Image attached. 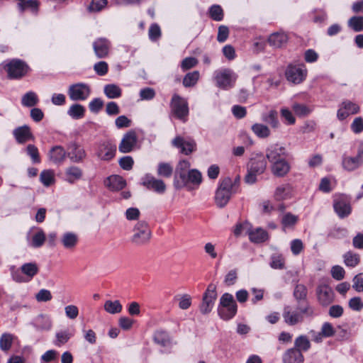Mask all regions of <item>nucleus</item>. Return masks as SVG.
I'll return each mask as SVG.
<instances>
[{"instance_id": "c03bdc74", "label": "nucleus", "mask_w": 363, "mask_h": 363, "mask_svg": "<svg viewBox=\"0 0 363 363\" xmlns=\"http://www.w3.org/2000/svg\"><path fill=\"white\" fill-rule=\"evenodd\" d=\"M84 113V107L79 104L72 105L67 111V114L74 119L83 118Z\"/></svg>"}, {"instance_id": "338daca9", "label": "nucleus", "mask_w": 363, "mask_h": 363, "mask_svg": "<svg viewBox=\"0 0 363 363\" xmlns=\"http://www.w3.org/2000/svg\"><path fill=\"white\" fill-rule=\"evenodd\" d=\"M345 271L342 267L335 265L331 268V275L333 279L340 281L344 279Z\"/></svg>"}, {"instance_id": "79ce46f5", "label": "nucleus", "mask_w": 363, "mask_h": 363, "mask_svg": "<svg viewBox=\"0 0 363 363\" xmlns=\"http://www.w3.org/2000/svg\"><path fill=\"white\" fill-rule=\"evenodd\" d=\"M40 181L45 186L52 185L55 182V172L52 169H45L40 174Z\"/></svg>"}, {"instance_id": "5701e85b", "label": "nucleus", "mask_w": 363, "mask_h": 363, "mask_svg": "<svg viewBox=\"0 0 363 363\" xmlns=\"http://www.w3.org/2000/svg\"><path fill=\"white\" fill-rule=\"evenodd\" d=\"M13 135L19 144H23L29 140H34V136L28 125H24L18 127L13 130Z\"/></svg>"}, {"instance_id": "c756f323", "label": "nucleus", "mask_w": 363, "mask_h": 363, "mask_svg": "<svg viewBox=\"0 0 363 363\" xmlns=\"http://www.w3.org/2000/svg\"><path fill=\"white\" fill-rule=\"evenodd\" d=\"M105 185L112 191H119L125 186L126 182L123 177L118 175H112L105 181Z\"/></svg>"}, {"instance_id": "09e8293b", "label": "nucleus", "mask_w": 363, "mask_h": 363, "mask_svg": "<svg viewBox=\"0 0 363 363\" xmlns=\"http://www.w3.org/2000/svg\"><path fill=\"white\" fill-rule=\"evenodd\" d=\"M347 24L354 31L360 32L363 30V16H352L348 20Z\"/></svg>"}, {"instance_id": "f704fd0d", "label": "nucleus", "mask_w": 363, "mask_h": 363, "mask_svg": "<svg viewBox=\"0 0 363 363\" xmlns=\"http://www.w3.org/2000/svg\"><path fill=\"white\" fill-rule=\"evenodd\" d=\"M334 209L339 217L342 218L347 217L351 213L350 203L343 199L335 201Z\"/></svg>"}, {"instance_id": "f3484780", "label": "nucleus", "mask_w": 363, "mask_h": 363, "mask_svg": "<svg viewBox=\"0 0 363 363\" xmlns=\"http://www.w3.org/2000/svg\"><path fill=\"white\" fill-rule=\"evenodd\" d=\"M316 295L319 303L323 306H328L334 300V292L327 284H320L316 288Z\"/></svg>"}, {"instance_id": "473e14b6", "label": "nucleus", "mask_w": 363, "mask_h": 363, "mask_svg": "<svg viewBox=\"0 0 363 363\" xmlns=\"http://www.w3.org/2000/svg\"><path fill=\"white\" fill-rule=\"evenodd\" d=\"M190 163L187 160H182L180 161L176 168L175 174H174V182L176 181H182L183 182L186 179V175L188 174L189 170Z\"/></svg>"}, {"instance_id": "72a5a7b5", "label": "nucleus", "mask_w": 363, "mask_h": 363, "mask_svg": "<svg viewBox=\"0 0 363 363\" xmlns=\"http://www.w3.org/2000/svg\"><path fill=\"white\" fill-rule=\"evenodd\" d=\"M292 187L289 184H282L277 187L274 198L277 201H283L291 197Z\"/></svg>"}, {"instance_id": "f8f14e48", "label": "nucleus", "mask_w": 363, "mask_h": 363, "mask_svg": "<svg viewBox=\"0 0 363 363\" xmlns=\"http://www.w3.org/2000/svg\"><path fill=\"white\" fill-rule=\"evenodd\" d=\"M363 164V146L359 147L354 157L344 155L342 160V168L347 172H353Z\"/></svg>"}, {"instance_id": "dca6fc26", "label": "nucleus", "mask_w": 363, "mask_h": 363, "mask_svg": "<svg viewBox=\"0 0 363 363\" xmlns=\"http://www.w3.org/2000/svg\"><path fill=\"white\" fill-rule=\"evenodd\" d=\"M138 137L135 131L127 132L123 137L118 150L122 153H128L132 152L136 147Z\"/></svg>"}, {"instance_id": "423d86ee", "label": "nucleus", "mask_w": 363, "mask_h": 363, "mask_svg": "<svg viewBox=\"0 0 363 363\" xmlns=\"http://www.w3.org/2000/svg\"><path fill=\"white\" fill-rule=\"evenodd\" d=\"M151 235V230L147 223L145 221H140L136 223L133 228L131 241L137 245H143L149 242Z\"/></svg>"}, {"instance_id": "39448f33", "label": "nucleus", "mask_w": 363, "mask_h": 363, "mask_svg": "<svg viewBox=\"0 0 363 363\" xmlns=\"http://www.w3.org/2000/svg\"><path fill=\"white\" fill-rule=\"evenodd\" d=\"M237 77V74L230 69H218L215 71L213 74L216 86L225 90L234 86Z\"/></svg>"}, {"instance_id": "58836bf2", "label": "nucleus", "mask_w": 363, "mask_h": 363, "mask_svg": "<svg viewBox=\"0 0 363 363\" xmlns=\"http://www.w3.org/2000/svg\"><path fill=\"white\" fill-rule=\"evenodd\" d=\"M72 336L73 333L69 332V330H60L56 333L53 343L57 347H61L66 344Z\"/></svg>"}, {"instance_id": "ddd939ff", "label": "nucleus", "mask_w": 363, "mask_h": 363, "mask_svg": "<svg viewBox=\"0 0 363 363\" xmlns=\"http://www.w3.org/2000/svg\"><path fill=\"white\" fill-rule=\"evenodd\" d=\"M287 156L286 147L279 144H272L266 149V158L270 164L286 159Z\"/></svg>"}, {"instance_id": "052dcab7", "label": "nucleus", "mask_w": 363, "mask_h": 363, "mask_svg": "<svg viewBox=\"0 0 363 363\" xmlns=\"http://www.w3.org/2000/svg\"><path fill=\"white\" fill-rule=\"evenodd\" d=\"M26 152L28 155H29V157L31 158L33 163L40 162L39 152L36 146L31 144L28 145L26 147Z\"/></svg>"}, {"instance_id": "680f3d73", "label": "nucleus", "mask_w": 363, "mask_h": 363, "mask_svg": "<svg viewBox=\"0 0 363 363\" xmlns=\"http://www.w3.org/2000/svg\"><path fill=\"white\" fill-rule=\"evenodd\" d=\"M210 16L216 21H220L223 18V11L222 8L218 5H213L209 10Z\"/></svg>"}, {"instance_id": "13d9d810", "label": "nucleus", "mask_w": 363, "mask_h": 363, "mask_svg": "<svg viewBox=\"0 0 363 363\" xmlns=\"http://www.w3.org/2000/svg\"><path fill=\"white\" fill-rule=\"evenodd\" d=\"M162 33L160 27L157 23H152L148 30V36L151 41L155 42L161 37Z\"/></svg>"}, {"instance_id": "ea45409f", "label": "nucleus", "mask_w": 363, "mask_h": 363, "mask_svg": "<svg viewBox=\"0 0 363 363\" xmlns=\"http://www.w3.org/2000/svg\"><path fill=\"white\" fill-rule=\"evenodd\" d=\"M154 342L161 347H167L171 343V340L168 333L165 331H157L153 337Z\"/></svg>"}, {"instance_id": "69168bd1", "label": "nucleus", "mask_w": 363, "mask_h": 363, "mask_svg": "<svg viewBox=\"0 0 363 363\" xmlns=\"http://www.w3.org/2000/svg\"><path fill=\"white\" fill-rule=\"evenodd\" d=\"M35 298L38 302H47L52 298V296L49 290L43 289L35 294Z\"/></svg>"}, {"instance_id": "bf43d9fd", "label": "nucleus", "mask_w": 363, "mask_h": 363, "mask_svg": "<svg viewBox=\"0 0 363 363\" xmlns=\"http://www.w3.org/2000/svg\"><path fill=\"white\" fill-rule=\"evenodd\" d=\"M292 108L295 113L301 117L308 116L312 111L311 108L301 104H294Z\"/></svg>"}, {"instance_id": "37998d69", "label": "nucleus", "mask_w": 363, "mask_h": 363, "mask_svg": "<svg viewBox=\"0 0 363 363\" xmlns=\"http://www.w3.org/2000/svg\"><path fill=\"white\" fill-rule=\"evenodd\" d=\"M39 100L37 94L33 91H28L25 94L21 99V104L26 107H32L38 103Z\"/></svg>"}, {"instance_id": "7c9ffc66", "label": "nucleus", "mask_w": 363, "mask_h": 363, "mask_svg": "<svg viewBox=\"0 0 363 363\" xmlns=\"http://www.w3.org/2000/svg\"><path fill=\"white\" fill-rule=\"evenodd\" d=\"M65 180L69 184H74L79 180L83 175V172L79 167L72 165L66 168L65 172Z\"/></svg>"}, {"instance_id": "4d7b16f0", "label": "nucleus", "mask_w": 363, "mask_h": 363, "mask_svg": "<svg viewBox=\"0 0 363 363\" xmlns=\"http://www.w3.org/2000/svg\"><path fill=\"white\" fill-rule=\"evenodd\" d=\"M38 1L37 0H26L19 2L18 6L20 11H23L26 9H30L32 11H36L38 7Z\"/></svg>"}, {"instance_id": "774afa93", "label": "nucleus", "mask_w": 363, "mask_h": 363, "mask_svg": "<svg viewBox=\"0 0 363 363\" xmlns=\"http://www.w3.org/2000/svg\"><path fill=\"white\" fill-rule=\"evenodd\" d=\"M353 289L357 292L363 291V274H359L353 278Z\"/></svg>"}, {"instance_id": "603ef678", "label": "nucleus", "mask_w": 363, "mask_h": 363, "mask_svg": "<svg viewBox=\"0 0 363 363\" xmlns=\"http://www.w3.org/2000/svg\"><path fill=\"white\" fill-rule=\"evenodd\" d=\"M62 242L65 248H72L77 242V237L74 233H66L62 236Z\"/></svg>"}, {"instance_id": "6ab92c4d", "label": "nucleus", "mask_w": 363, "mask_h": 363, "mask_svg": "<svg viewBox=\"0 0 363 363\" xmlns=\"http://www.w3.org/2000/svg\"><path fill=\"white\" fill-rule=\"evenodd\" d=\"M111 43L106 38H99L93 42V49L96 56L99 58H106L111 49Z\"/></svg>"}, {"instance_id": "2f4dec72", "label": "nucleus", "mask_w": 363, "mask_h": 363, "mask_svg": "<svg viewBox=\"0 0 363 363\" xmlns=\"http://www.w3.org/2000/svg\"><path fill=\"white\" fill-rule=\"evenodd\" d=\"M247 234L250 240L255 243H261L268 239L267 232L261 228H257L255 230H247Z\"/></svg>"}, {"instance_id": "6e6d98bb", "label": "nucleus", "mask_w": 363, "mask_h": 363, "mask_svg": "<svg viewBox=\"0 0 363 363\" xmlns=\"http://www.w3.org/2000/svg\"><path fill=\"white\" fill-rule=\"evenodd\" d=\"M307 292V288L304 285L297 284L294 291V296L295 299L299 303L300 301L306 299Z\"/></svg>"}, {"instance_id": "20e7f679", "label": "nucleus", "mask_w": 363, "mask_h": 363, "mask_svg": "<svg viewBox=\"0 0 363 363\" xmlns=\"http://www.w3.org/2000/svg\"><path fill=\"white\" fill-rule=\"evenodd\" d=\"M238 310L237 303L232 294L225 293L220 298L218 313L220 317L225 320L233 318Z\"/></svg>"}, {"instance_id": "de8ad7c7", "label": "nucleus", "mask_w": 363, "mask_h": 363, "mask_svg": "<svg viewBox=\"0 0 363 363\" xmlns=\"http://www.w3.org/2000/svg\"><path fill=\"white\" fill-rule=\"evenodd\" d=\"M104 94L108 99H116L121 96L122 91L116 84H107L104 86Z\"/></svg>"}, {"instance_id": "4be33fe9", "label": "nucleus", "mask_w": 363, "mask_h": 363, "mask_svg": "<svg viewBox=\"0 0 363 363\" xmlns=\"http://www.w3.org/2000/svg\"><path fill=\"white\" fill-rule=\"evenodd\" d=\"M116 152V146L110 141L102 143L97 152V156L102 160H111L115 156Z\"/></svg>"}, {"instance_id": "4c0bfd02", "label": "nucleus", "mask_w": 363, "mask_h": 363, "mask_svg": "<svg viewBox=\"0 0 363 363\" xmlns=\"http://www.w3.org/2000/svg\"><path fill=\"white\" fill-rule=\"evenodd\" d=\"M311 346L310 340L306 335H299L294 340V348L298 350L301 353L307 352L311 348Z\"/></svg>"}, {"instance_id": "e2e57ef3", "label": "nucleus", "mask_w": 363, "mask_h": 363, "mask_svg": "<svg viewBox=\"0 0 363 363\" xmlns=\"http://www.w3.org/2000/svg\"><path fill=\"white\" fill-rule=\"evenodd\" d=\"M298 221V216L291 213H287L284 215L281 219V223L284 227H291L294 225Z\"/></svg>"}, {"instance_id": "a18cd8bd", "label": "nucleus", "mask_w": 363, "mask_h": 363, "mask_svg": "<svg viewBox=\"0 0 363 363\" xmlns=\"http://www.w3.org/2000/svg\"><path fill=\"white\" fill-rule=\"evenodd\" d=\"M104 310L111 314L119 313L122 311V305L119 301L108 300L104 303Z\"/></svg>"}, {"instance_id": "9b49d317", "label": "nucleus", "mask_w": 363, "mask_h": 363, "mask_svg": "<svg viewBox=\"0 0 363 363\" xmlns=\"http://www.w3.org/2000/svg\"><path fill=\"white\" fill-rule=\"evenodd\" d=\"M216 298V286L209 284L203 296L202 303L200 305V311L202 314H208L211 311Z\"/></svg>"}, {"instance_id": "f03ea898", "label": "nucleus", "mask_w": 363, "mask_h": 363, "mask_svg": "<svg viewBox=\"0 0 363 363\" xmlns=\"http://www.w3.org/2000/svg\"><path fill=\"white\" fill-rule=\"evenodd\" d=\"M11 274L14 281L17 283L28 282L39 272V267L35 262H27L23 264L20 271L14 266L10 267Z\"/></svg>"}, {"instance_id": "0eeeda50", "label": "nucleus", "mask_w": 363, "mask_h": 363, "mask_svg": "<svg viewBox=\"0 0 363 363\" xmlns=\"http://www.w3.org/2000/svg\"><path fill=\"white\" fill-rule=\"evenodd\" d=\"M9 79H19L28 72V66L21 60L13 59L6 65Z\"/></svg>"}, {"instance_id": "0e129e2a", "label": "nucleus", "mask_w": 363, "mask_h": 363, "mask_svg": "<svg viewBox=\"0 0 363 363\" xmlns=\"http://www.w3.org/2000/svg\"><path fill=\"white\" fill-rule=\"evenodd\" d=\"M139 95L140 100L149 101L155 98L156 93L152 88L146 87L140 89Z\"/></svg>"}, {"instance_id": "7ed1b4c3", "label": "nucleus", "mask_w": 363, "mask_h": 363, "mask_svg": "<svg viewBox=\"0 0 363 363\" xmlns=\"http://www.w3.org/2000/svg\"><path fill=\"white\" fill-rule=\"evenodd\" d=\"M267 168V160L262 154H258L252 157L247 165V173L245 181L252 184L257 181V176L264 173Z\"/></svg>"}, {"instance_id": "2eb2a0df", "label": "nucleus", "mask_w": 363, "mask_h": 363, "mask_svg": "<svg viewBox=\"0 0 363 363\" xmlns=\"http://www.w3.org/2000/svg\"><path fill=\"white\" fill-rule=\"evenodd\" d=\"M172 143L173 146L180 149L181 153L186 155H190L196 150V142L191 138L186 139L181 136H177Z\"/></svg>"}, {"instance_id": "5fc2aeb1", "label": "nucleus", "mask_w": 363, "mask_h": 363, "mask_svg": "<svg viewBox=\"0 0 363 363\" xmlns=\"http://www.w3.org/2000/svg\"><path fill=\"white\" fill-rule=\"evenodd\" d=\"M269 265L272 268L281 269L284 268V259L281 254L275 253L271 256Z\"/></svg>"}, {"instance_id": "c85d7f7f", "label": "nucleus", "mask_w": 363, "mask_h": 363, "mask_svg": "<svg viewBox=\"0 0 363 363\" xmlns=\"http://www.w3.org/2000/svg\"><path fill=\"white\" fill-rule=\"evenodd\" d=\"M33 325L37 330L49 331L52 327V323L50 316L40 314L35 318Z\"/></svg>"}, {"instance_id": "b1692460", "label": "nucleus", "mask_w": 363, "mask_h": 363, "mask_svg": "<svg viewBox=\"0 0 363 363\" xmlns=\"http://www.w3.org/2000/svg\"><path fill=\"white\" fill-rule=\"evenodd\" d=\"M67 157V151L61 145H55L52 147L48 152L49 160L56 164L61 165Z\"/></svg>"}, {"instance_id": "3c124183", "label": "nucleus", "mask_w": 363, "mask_h": 363, "mask_svg": "<svg viewBox=\"0 0 363 363\" xmlns=\"http://www.w3.org/2000/svg\"><path fill=\"white\" fill-rule=\"evenodd\" d=\"M45 241V234L42 229H38V232L33 236L30 246L35 248L40 247Z\"/></svg>"}, {"instance_id": "a211bd4d", "label": "nucleus", "mask_w": 363, "mask_h": 363, "mask_svg": "<svg viewBox=\"0 0 363 363\" xmlns=\"http://www.w3.org/2000/svg\"><path fill=\"white\" fill-rule=\"evenodd\" d=\"M360 108L358 104L349 100L343 101L337 112V117L339 120H345L350 115L356 114L359 112Z\"/></svg>"}, {"instance_id": "e433bc0d", "label": "nucleus", "mask_w": 363, "mask_h": 363, "mask_svg": "<svg viewBox=\"0 0 363 363\" xmlns=\"http://www.w3.org/2000/svg\"><path fill=\"white\" fill-rule=\"evenodd\" d=\"M253 133L259 138H267L271 135L269 128L263 123H256L251 127Z\"/></svg>"}, {"instance_id": "412c9836", "label": "nucleus", "mask_w": 363, "mask_h": 363, "mask_svg": "<svg viewBox=\"0 0 363 363\" xmlns=\"http://www.w3.org/2000/svg\"><path fill=\"white\" fill-rule=\"evenodd\" d=\"M142 184L147 189L154 190L159 194H163L166 190V185L162 180L155 179L150 174H146L142 179Z\"/></svg>"}, {"instance_id": "f257e3e1", "label": "nucleus", "mask_w": 363, "mask_h": 363, "mask_svg": "<svg viewBox=\"0 0 363 363\" xmlns=\"http://www.w3.org/2000/svg\"><path fill=\"white\" fill-rule=\"evenodd\" d=\"M235 193V184L230 177H225L219 182L215 193V203L219 208L225 207Z\"/></svg>"}, {"instance_id": "a878e982", "label": "nucleus", "mask_w": 363, "mask_h": 363, "mask_svg": "<svg viewBox=\"0 0 363 363\" xmlns=\"http://www.w3.org/2000/svg\"><path fill=\"white\" fill-rule=\"evenodd\" d=\"M270 169L275 177H284L290 172L291 166L286 159H284L271 164Z\"/></svg>"}, {"instance_id": "a19ab883", "label": "nucleus", "mask_w": 363, "mask_h": 363, "mask_svg": "<svg viewBox=\"0 0 363 363\" xmlns=\"http://www.w3.org/2000/svg\"><path fill=\"white\" fill-rule=\"evenodd\" d=\"M342 257L345 264L349 267H356L359 264L360 260L359 255L352 251H348L345 252L343 255Z\"/></svg>"}, {"instance_id": "1a4fd4ad", "label": "nucleus", "mask_w": 363, "mask_h": 363, "mask_svg": "<svg viewBox=\"0 0 363 363\" xmlns=\"http://www.w3.org/2000/svg\"><path fill=\"white\" fill-rule=\"evenodd\" d=\"M285 75L289 82L298 84L305 80L307 76V69L304 65L299 66L289 65L286 67Z\"/></svg>"}, {"instance_id": "4468645a", "label": "nucleus", "mask_w": 363, "mask_h": 363, "mask_svg": "<svg viewBox=\"0 0 363 363\" xmlns=\"http://www.w3.org/2000/svg\"><path fill=\"white\" fill-rule=\"evenodd\" d=\"M67 155L72 162L77 164L83 162L87 156L84 148L75 142L67 145Z\"/></svg>"}, {"instance_id": "8fccbe9b", "label": "nucleus", "mask_w": 363, "mask_h": 363, "mask_svg": "<svg viewBox=\"0 0 363 363\" xmlns=\"http://www.w3.org/2000/svg\"><path fill=\"white\" fill-rule=\"evenodd\" d=\"M199 76L198 71L187 73L183 79V85L185 87L194 86L199 81Z\"/></svg>"}, {"instance_id": "393cba45", "label": "nucleus", "mask_w": 363, "mask_h": 363, "mask_svg": "<svg viewBox=\"0 0 363 363\" xmlns=\"http://www.w3.org/2000/svg\"><path fill=\"white\" fill-rule=\"evenodd\" d=\"M201 182V174L196 169H191L188 172L184 182L183 179L182 181H176L174 182V185L176 189H182L189 183L199 185Z\"/></svg>"}, {"instance_id": "aec40b11", "label": "nucleus", "mask_w": 363, "mask_h": 363, "mask_svg": "<svg viewBox=\"0 0 363 363\" xmlns=\"http://www.w3.org/2000/svg\"><path fill=\"white\" fill-rule=\"evenodd\" d=\"M282 317L284 323L294 326L303 321V316L299 311H293L290 306H285L283 308Z\"/></svg>"}, {"instance_id": "49530a36", "label": "nucleus", "mask_w": 363, "mask_h": 363, "mask_svg": "<svg viewBox=\"0 0 363 363\" xmlns=\"http://www.w3.org/2000/svg\"><path fill=\"white\" fill-rule=\"evenodd\" d=\"M14 336L11 333H3L0 337V349L4 352H8L13 344Z\"/></svg>"}, {"instance_id": "cd10ccee", "label": "nucleus", "mask_w": 363, "mask_h": 363, "mask_svg": "<svg viewBox=\"0 0 363 363\" xmlns=\"http://www.w3.org/2000/svg\"><path fill=\"white\" fill-rule=\"evenodd\" d=\"M282 362L283 363H303L304 357L298 350L292 347L284 352Z\"/></svg>"}, {"instance_id": "c9c22d12", "label": "nucleus", "mask_w": 363, "mask_h": 363, "mask_svg": "<svg viewBox=\"0 0 363 363\" xmlns=\"http://www.w3.org/2000/svg\"><path fill=\"white\" fill-rule=\"evenodd\" d=\"M262 120L272 128H278L280 125L278 112L276 110H270L269 112L263 113L262 115Z\"/></svg>"}, {"instance_id": "864d4df0", "label": "nucleus", "mask_w": 363, "mask_h": 363, "mask_svg": "<svg viewBox=\"0 0 363 363\" xmlns=\"http://www.w3.org/2000/svg\"><path fill=\"white\" fill-rule=\"evenodd\" d=\"M173 173V167L169 163L160 162L158 164L157 174L160 177L169 178Z\"/></svg>"}, {"instance_id": "6e6552de", "label": "nucleus", "mask_w": 363, "mask_h": 363, "mask_svg": "<svg viewBox=\"0 0 363 363\" xmlns=\"http://www.w3.org/2000/svg\"><path fill=\"white\" fill-rule=\"evenodd\" d=\"M67 94L72 101H84L90 96L91 89L86 84L77 83L69 86Z\"/></svg>"}, {"instance_id": "bb28decb", "label": "nucleus", "mask_w": 363, "mask_h": 363, "mask_svg": "<svg viewBox=\"0 0 363 363\" xmlns=\"http://www.w3.org/2000/svg\"><path fill=\"white\" fill-rule=\"evenodd\" d=\"M288 41L289 36L283 31L272 33L268 38L269 44L274 48H281L284 47Z\"/></svg>"}, {"instance_id": "9d476101", "label": "nucleus", "mask_w": 363, "mask_h": 363, "mask_svg": "<svg viewBox=\"0 0 363 363\" xmlns=\"http://www.w3.org/2000/svg\"><path fill=\"white\" fill-rule=\"evenodd\" d=\"M171 108L177 118L185 121L189 114L188 103L186 99L177 94L173 95L171 101Z\"/></svg>"}]
</instances>
